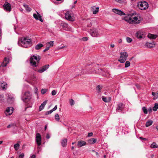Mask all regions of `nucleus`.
<instances>
[{
	"instance_id": "nucleus-32",
	"label": "nucleus",
	"mask_w": 158,
	"mask_h": 158,
	"mask_svg": "<svg viewBox=\"0 0 158 158\" xmlns=\"http://www.w3.org/2000/svg\"><path fill=\"white\" fill-rule=\"evenodd\" d=\"M7 85V84L4 81L2 82L1 84V86L3 90L6 89L5 86Z\"/></svg>"
},
{
	"instance_id": "nucleus-38",
	"label": "nucleus",
	"mask_w": 158,
	"mask_h": 158,
	"mask_svg": "<svg viewBox=\"0 0 158 158\" xmlns=\"http://www.w3.org/2000/svg\"><path fill=\"white\" fill-rule=\"evenodd\" d=\"M130 65V63L129 61H127L125 64V67L127 68L129 67Z\"/></svg>"
},
{
	"instance_id": "nucleus-51",
	"label": "nucleus",
	"mask_w": 158,
	"mask_h": 158,
	"mask_svg": "<svg viewBox=\"0 0 158 158\" xmlns=\"http://www.w3.org/2000/svg\"><path fill=\"white\" fill-rule=\"evenodd\" d=\"M56 94V92L55 90H53L52 92V94L53 96H54Z\"/></svg>"
},
{
	"instance_id": "nucleus-18",
	"label": "nucleus",
	"mask_w": 158,
	"mask_h": 158,
	"mask_svg": "<svg viewBox=\"0 0 158 158\" xmlns=\"http://www.w3.org/2000/svg\"><path fill=\"white\" fill-rule=\"evenodd\" d=\"M86 142H85V141L81 140L78 141L77 142V145L78 146V147L80 148L86 145Z\"/></svg>"
},
{
	"instance_id": "nucleus-34",
	"label": "nucleus",
	"mask_w": 158,
	"mask_h": 158,
	"mask_svg": "<svg viewBox=\"0 0 158 158\" xmlns=\"http://www.w3.org/2000/svg\"><path fill=\"white\" fill-rule=\"evenodd\" d=\"M158 108V104L156 103L155 104V106L153 107V110L154 111H156Z\"/></svg>"
},
{
	"instance_id": "nucleus-40",
	"label": "nucleus",
	"mask_w": 158,
	"mask_h": 158,
	"mask_svg": "<svg viewBox=\"0 0 158 158\" xmlns=\"http://www.w3.org/2000/svg\"><path fill=\"white\" fill-rule=\"evenodd\" d=\"M142 110H143V112L145 114H147L148 113V111L147 109L145 107H143L142 108Z\"/></svg>"
},
{
	"instance_id": "nucleus-16",
	"label": "nucleus",
	"mask_w": 158,
	"mask_h": 158,
	"mask_svg": "<svg viewBox=\"0 0 158 158\" xmlns=\"http://www.w3.org/2000/svg\"><path fill=\"white\" fill-rule=\"evenodd\" d=\"M15 96L12 94H9L7 95V98L8 101L13 102L15 100Z\"/></svg>"
},
{
	"instance_id": "nucleus-25",
	"label": "nucleus",
	"mask_w": 158,
	"mask_h": 158,
	"mask_svg": "<svg viewBox=\"0 0 158 158\" xmlns=\"http://www.w3.org/2000/svg\"><path fill=\"white\" fill-rule=\"evenodd\" d=\"M96 139L94 138H91L88 140V142L90 144H93L95 143L96 142Z\"/></svg>"
},
{
	"instance_id": "nucleus-1",
	"label": "nucleus",
	"mask_w": 158,
	"mask_h": 158,
	"mask_svg": "<svg viewBox=\"0 0 158 158\" xmlns=\"http://www.w3.org/2000/svg\"><path fill=\"white\" fill-rule=\"evenodd\" d=\"M31 40L28 37H20L19 38L18 44L19 46L27 48L31 46Z\"/></svg>"
},
{
	"instance_id": "nucleus-62",
	"label": "nucleus",
	"mask_w": 158,
	"mask_h": 158,
	"mask_svg": "<svg viewBox=\"0 0 158 158\" xmlns=\"http://www.w3.org/2000/svg\"><path fill=\"white\" fill-rule=\"evenodd\" d=\"M35 90V93L37 94V93L38 89H37V88H36Z\"/></svg>"
},
{
	"instance_id": "nucleus-41",
	"label": "nucleus",
	"mask_w": 158,
	"mask_h": 158,
	"mask_svg": "<svg viewBox=\"0 0 158 158\" xmlns=\"http://www.w3.org/2000/svg\"><path fill=\"white\" fill-rule=\"evenodd\" d=\"M126 40L128 43H130L132 41V39L130 38L127 37L126 38Z\"/></svg>"
},
{
	"instance_id": "nucleus-44",
	"label": "nucleus",
	"mask_w": 158,
	"mask_h": 158,
	"mask_svg": "<svg viewBox=\"0 0 158 158\" xmlns=\"http://www.w3.org/2000/svg\"><path fill=\"white\" fill-rule=\"evenodd\" d=\"M47 91V90L46 89H42L41 90V92L42 94H45Z\"/></svg>"
},
{
	"instance_id": "nucleus-21",
	"label": "nucleus",
	"mask_w": 158,
	"mask_h": 158,
	"mask_svg": "<svg viewBox=\"0 0 158 158\" xmlns=\"http://www.w3.org/2000/svg\"><path fill=\"white\" fill-rule=\"evenodd\" d=\"M143 35V32L140 31H137L135 34L136 36L139 39L142 38Z\"/></svg>"
},
{
	"instance_id": "nucleus-29",
	"label": "nucleus",
	"mask_w": 158,
	"mask_h": 158,
	"mask_svg": "<svg viewBox=\"0 0 158 158\" xmlns=\"http://www.w3.org/2000/svg\"><path fill=\"white\" fill-rule=\"evenodd\" d=\"M43 45L42 44L39 43L35 46V48L36 50H39L43 47Z\"/></svg>"
},
{
	"instance_id": "nucleus-30",
	"label": "nucleus",
	"mask_w": 158,
	"mask_h": 158,
	"mask_svg": "<svg viewBox=\"0 0 158 158\" xmlns=\"http://www.w3.org/2000/svg\"><path fill=\"white\" fill-rule=\"evenodd\" d=\"M67 141V139H64L62 140L61 143L63 147H64L66 146Z\"/></svg>"
},
{
	"instance_id": "nucleus-52",
	"label": "nucleus",
	"mask_w": 158,
	"mask_h": 158,
	"mask_svg": "<svg viewBox=\"0 0 158 158\" xmlns=\"http://www.w3.org/2000/svg\"><path fill=\"white\" fill-rule=\"evenodd\" d=\"M13 126H14L13 124H10L7 126V127L8 128H10L11 127H12Z\"/></svg>"
},
{
	"instance_id": "nucleus-23",
	"label": "nucleus",
	"mask_w": 158,
	"mask_h": 158,
	"mask_svg": "<svg viewBox=\"0 0 158 158\" xmlns=\"http://www.w3.org/2000/svg\"><path fill=\"white\" fill-rule=\"evenodd\" d=\"M102 100L106 102H109L111 100V98L110 97H108L107 98L106 97L102 96Z\"/></svg>"
},
{
	"instance_id": "nucleus-39",
	"label": "nucleus",
	"mask_w": 158,
	"mask_h": 158,
	"mask_svg": "<svg viewBox=\"0 0 158 158\" xmlns=\"http://www.w3.org/2000/svg\"><path fill=\"white\" fill-rule=\"evenodd\" d=\"M55 118L56 120L57 121H59L60 120L59 116L58 114H56L55 115Z\"/></svg>"
},
{
	"instance_id": "nucleus-59",
	"label": "nucleus",
	"mask_w": 158,
	"mask_h": 158,
	"mask_svg": "<svg viewBox=\"0 0 158 158\" xmlns=\"http://www.w3.org/2000/svg\"><path fill=\"white\" fill-rule=\"evenodd\" d=\"M152 94L153 96H154V97L156 95V94L154 92H152Z\"/></svg>"
},
{
	"instance_id": "nucleus-36",
	"label": "nucleus",
	"mask_w": 158,
	"mask_h": 158,
	"mask_svg": "<svg viewBox=\"0 0 158 158\" xmlns=\"http://www.w3.org/2000/svg\"><path fill=\"white\" fill-rule=\"evenodd\" d=\"M19 147V143H17L14 145V148L15 149V150H17Z\"/></svg>"
},
{
	"instance_id": "nucleus-10",
	"label": "nucleus",
	"mask_w": 158,
	"mask_h": 158,
	"mask_svg": "<svg viewBox=\"0 0 158 158\" xmlns=\"http://www.w3.org/2000/svg\"><path fill=\"white\" fill-rule=\"evenodd\" d=\"M90 33L92 37H97L98 35V30L95 28H93L91 29L90 31Z\"/></svg>"
},
{
	"instance_id": "nucleus-48",
	"label": "nucleus",
	"mask_w": 158,
	"mask_h": 158,
	"mask_svg": "<svg viewBox=\"0 0 158 158\" xmlns=\"http://www.w3.org/2000/svg\"><path fill=\"white\" fill-rule=\"evenodd\" d=\"M115 1L120 3H123L124 2L123 1L121 0H115Z\"/></svg>"
},
{
	"instance_id": "nucleus-20",
	"label": "nucleus",
	"mask_w": 158,
	"mask_h": 158,
	"mask_svg": "<svg viewBox=\"0 0 158 158\" xmlns=\"http://www.w3.org/2000/svg\"><path fill=\"white\" fill-rule=\"evenodd\" d=\"M48 100H45L41 104V105L39 106V111H40L44 109L45 106L47 104Z\"/></svg>"
},
{
	"instance_id": "nucleus-43",
	"label": "nucleus",
	"mask_w": 158,
	"mask_h": 158,
	"mask_svg": "<svg viewBox=\"0 0 158 158\" xmlns=\"http://www.w3.org/2000/svg\"><path fill=\"white\" fill-rule=\"evenodd\" d=\"M70 104L71 106H73L74 104V100L73 99H71L70 100Z\"/></svg>"
},
{
	"instance_id": "nucleus-50",
	"label": "nucleus",
	"mask_w": 158,
	"mask_h": 158,
	"mask_svg": "<svg viewBox=\"0 0 158 158\" xmlns=\"http://www.w3.org/2000/svg\"><path fill=\"white\" fill-rule=\"evenodd\" d=\"M88 39V38L87 37H83L82 38V40L84 41H87Z\"/></svg>"
},
{
	"instance_id": "nucleus-35",
	"label": "nucleus",
	"mask_w": 158,
	"mask_h": 158,
	"mask_svg": "<svg viewBox=\"0 0 158 158\" xmlns=\"http://www.w3.org/2000/svg\"><path fill=\"white\" fill-rule=\"evenodd\" d=\"M54 43L53 41H51L48 43H47V46H50V47L53 46Z\"/></svg>"
},
{
	"instance_id": "nucleus-37",
	"label": "nucleus",
	"mask_w": 158,
	"mask_h": 158,
	"mask_svg": "<svg viewBox=\"0 0 158 158\" xmlns=\"http://www.w3.org/2000/svg\"><path fill=\"white\" fill-rule=\"evenodd\" d=\"M4 96L3 95H0V103H2L4 102Z\"/></svg>"
},
{
	"instance_id": "nucleus-22",
	"label": "nucleus",
	"mask_w": 158,
	"mask_h": 158,
	"mask_svg": "<svg viewBox=\"0 0 158 158\" xmlns=\"http://www.w3.org/2000/svg\"><path fill=\"white\" fill-rule=\"evenodd\" d=\"M124 104L122 103H120L118 104V107L116 110H119L122 111L124 108Z\"/></svg>"
},
{
	"instance_id": "nucleus-19",
	"label": "nucleus",
	"mask_w": 158,
	"mask_h": 158,
	"mask_svg": "<svg viewBox=\"0 0 158 158\" xmlns=\"http://www.w3.org/2000/svg\"><path fill=\"white\" fill-rule=\"evenodd\" d=\"M61 25L64 30L66 31L69 30V27L68 24L63 22L61 23Z\"/></svg>"
},
{
	"instance_id": "nucleus-54",
	"label": "nucleus",
	"mask_w": 158,
	"mask_h": 158,
	"mask_svg": "<svg viewBox=\"0 0 158 158\" xmlns=\"http://www.w3.org/2000/svg\"><path fill=\"white\" fill-rule=\"evenodd\" d=\"M139 139L142 140H144V141H146L147 140V139L145 138H144L142 137H140Z\"/></svg>"
},
{
	"instance_id": "nucleus-56",
	"label": "nucleus",
	"mask_w": 158,
	"mask_h": 158,
	"mask_svg": "<svg viewBox=\"0 0 158 158\" xmlns=\"http://www.w3.org/2000/svg\"><path fill=\"white\" fill-rule=\"evenodd\" d=\"M50 138V135H49V134H47V135H46V138L47 139H49Z\"/></svg>"
},
{
	"instance_id": "nucleus-49",
	"label": "nucleus",
	"mask_w": 158,
	"mask_h": 158,
	"mask_svg": "<svg viewBox=\"0 0 158 158\" xmlns=\"http://www.w3.org/2000/svg\"><path fill=\"white\" fill-rule=\"evenodd\" d=\"M24 156V154L23 153L20 154L19 155V158H23Z\"/></svg>"
},
{
	"instance_id": "nucleus-8",
	"label": "nucleus",
	"mask_w": 158,
	"mask_h": 158,
	"mask_svg": "<svg viewBox=\"0 0 158 158\" xmlns=\"http://www.w3.org/2000/svg\"><path fill=\"white\" fill-rule=\"evenodd\" d=\"M65 19L70 21H73L74 20L72 12L71 10H67L65 13Z\"/></svg>"
},
{
	"instance_id": "nucleus-4",
	"label": "nucleus",
	"mask_w": 158,
	"mask_h": 158,
	"mask_svg": "<svg viewBox=\"0 0 158 158\" xmlns=\"http://www.w3.org/2000/svg\"><path fill=\"white\" fill-rule=\"evenodd\" d=\"M31 98V94L28 91L23 93L21 95L22 100L25 103H27L30 101Z\"/></svg>"
},
{
	"instance_id": "nucleus-64",
	"label": "nucleus",
	"mask_w": 158,
	"mask_h": 158,
	"mask_svg": "<svg viewBox=\"0 0 158 158\" xmlns=\"http://www.w3.org/2000/svg\"><path fill=\"white\" fill-rule=\"evenodd\" d=\"M156 129H157L158 131V126H157L156 127Z\"/></svg>"
},
{
	"instance_id": "nucleus-12",
	"label": "nucleus",
	"mask_w": 158,
	"mask_h": 158,
	"mask_svg": "<svg viewBox=\"0 0 158 158\" xmlns=\"http://www.w3.org/2000/svg\"><path fill=\"white\" fill-rule=\"evenodd\" d=\"M49 67V64H46L40 68L37 71L39 73H42L47 70Z\"/></svg>"
},
{
	"instance_id": "nucleus-2",
	"label": "nucleus",
	"mask_w": 158,
	"mask_h": 158,
	"mask_svg": "<svg viewBox=\"0 0 158 158\" xmlns=\"http://www.w3.org/2000/svg\"><path fill=\"white\" fill-rule=\"evenodd\" d=\"M40 59V57L39 55H33L31 56L30 60L31 65L33 67H36Z\"/></svg>"
},
{
	"instance_id": "nucleus-5",
	"label": "nucleus",
	"mask_w": 158,
	"mask_h": 158,
	"mask_svg": "<svg viewBox=\"0 0 158 158\" xmlns=\"http://www.w3.org/2000/svg\"><path fill=\"white\" fill-rule=\"evenodd\" d=\"M35 141L38 146L37 149L38 152H39L41 150V147L40 146V145L41 144L42 138L40 133H37L36 134L35 137Z\"/></svg>"
},
{
	"instance_id": "nucleus-6",
	"label": "nucleus",
	"mask_w": 158,
	"mask_h": 158,
	"mask_svg": "<svg viewBox=\"0 0 158 158\" xmlns=\"http://www.w3.org/2000/svg\"><path fill=\"white\" fill-rule=\"evenodd\" d=\"M137 6L140 9L143 10L148 8V4L146 1H142L138 3Z\"/></svg>"
},
{
	"instance_id": "nucleus-28",
	"label": "nucleus",
	"mask_w": 158,
	"mask_h": 158,
	"mask_svg": "<svg viewBox=\"0 0 158 158\" xmlns=\"http://www.w3.org/2000/svg\"><path fill=\"white\" fill-rule=\"evenodd\" d=\"M148 37L150 39H153L156 38L157 35L151 34H149L148 35Z\"/></svg>"
},
{
	"instance_id": "nucleus-60",
	"label": "nucleus",
	"mask_w": 158,
	"mask_h": 158,
	"mask_svg": "<svg viewBox=\"0 0 158 158\" xmlns=\"http://www.w3.org/2000/svg\"><path fill=\"white\" fill-rule=\"evenodd\" d=\"M110 46L111 48H114V44H111Z\"/></svg>"
},
{
	"instance_id": "nucleus-24",
	"label": "nucleus",
	"mask_w": 158,
	"mask_h": 158,
	"mask_svg": "<svg viewBox=\"0 0 158 158\" xmlns=\"http://www.w3.org/2000/svg\"><path fill=\"white\" fill-rule=\"evenodd\" d=\"M57 108V105H56L55 107L52 110L47 111L45 114L46 115H48L52 113L53 111L56 110Z\"/></svg>"
},
{
	"instance_id": "nucleus-11",
	"label": "nucleus",
	"mask_w": 158,
	"mask_h": 158,
	"mask_svg": "<svg viewBox=\"0 0 158 158\" xmlns=\"http://www.w3.org/2000/svg\"><path fill=\"white\" fill-rule=\"evenodd\" d=\"M14 108L12 107H8L6 108L5 114L6 116L10 115L13 112Z\"/></svg>"
},
{
	"instance_id": "nucleus-3",
	"label": "nucleus",
	"mask_w": 158,
	"mask_h": 158,
	"mask_svg": "<svg viewBox=\"0 0 158 158\" xmlns=\"http://www.w3.org/2000/svg\"><path fill=\"white\" fill-rule=\"evenodd\" d=\"M124 19L129 23L131 24H137L139 23L140 22V20H138V18L137 17H133L132 16L125 17Z\"/></svg>"
},
{
	"instance_id": "nucleus-9",
	"label": "nucleus",
	"mask_w": 158,
	"mask_h": 158,
	"mask_svg": "<svg viewBox=\"0 0 158 158\" xmlns=\"http://www.w3.org/2000/svg\"><path fill=\"white\" fill-rule=\"evenodd\" d=\"M120 54L121 56L120 57V59L118 60V61H119L121 63H123L127 59L128 56L127 53L126 52H121Z\"/></svg>"
},
{
	"instance_id": "nucleus-46",
	"label": "nucleus",
	"mask_w": 158,
	"mask_h": 158,
	"mask_svg": "<svg viewBox=\"0 0 158 158\" xmlns=\"http://www.w3.org/2000/svg\"><path fill=\"white\" fill-rule=\"evenodd\" d=\"M98 9H99L98 7H97L96 9L93 11V13L94 14H96L98 12Z\"/></svg>"
},
{
	"instance_id": "nucleus-14",
	"label": "nucleus",
	"mask_w": 158,
	"mask_h": 158,
	"mask_svg": "<svg viewBox=\"0 0 158 158\" xmlns=\"http://www.w3.org/2000/svg\"><path fill=\"white\" fill-rule=\"evenodd\" d=\"M3 8L6 11L10 12L11 9L10 5L8 3L6 2L3 5Z\"/></svg>"
},
{
	"instance_id": "nucleus-57",
	"label": "nucleus",
	"mask_w": 158,
	"mask_h": 158,
	"mask_svg": "<svg viewBox=\"0 0 158 158\" xmlns=\"http://www.w3.org/2000/svg\"><path fill=\"white\" fill-rule=\"evenodd\" d=\"M30 158H35V156L33 154L31 156Z\"/></svg>"
},
{
	"instance_id": "nucleus-45",
	"label": "nucleus",
	"mask_w": 158,
	"mask_h": 158,
	"mask_svg": "<svg viewBox=\"0 0 158 158\" xmlns=\"http://www.w3.org/2000/svg\"><path fill=\"white\" fill-rule=\"evenodd\" d=\"M4 61L6 62L8 64L10 60L9 58H5Z\"/></svg>"
},
{
	"instance_id": "nucleus-58",
	"label": "nucleus",
	"mask_w": 158,
	"mask_h": 158,
	"mask_svg": "<svg viewBox=\"0 0 158 158\" xmlns=\"http://www.w3.org/2000/svg\"><path fill=\"white\" fill-rule=\"evenodd\" d=\"M50 48V46H47L46 48H45L46 50H48L49 49V48Z\"/></svg>"
},
{
	"instance_id": "nucleus-33",
	"label": "nucleus",
	"mask_w": 158,
	"mask_h": 158,
	"mask_svg": "<svg viewBox=\"0 0 158 158\" xmlns=\"http://www.w3.org/2000/svg\"><path fill=\"white\" fill-rule=\"evenodd\" d=\"M151 147L153 148H158V146L155 142H153L151 145Z\"/></svg>"
},
{
	"instance_id": "nucleus-26",
	"label": "nucleus",
	"mask_w": 158,
	"mask_h": 158,
	"mask_svg": "<svg viewBox=\"0 0 158 158\" xmlns=\"http://www.w3.org/2000/svg\"><path fill=\"white\" fill-rule=\"evenodd\" d=\"M23 6L25 8V9L27 11L29 12L31 10V9L30 7H29V6L27 5L24 4H23Z\"/></svg>"
},
{
	"instance_id": "nucleus-55",
	"label": "nucleus",
	"mask_w": 158,
	"mask_h": 158,
	"mask_svg": "<svg viewBox=\"0 0 158 158\" xmlns=\"http://www.w3.org/2000/svg\"><path fill=\"white\" fill-rule=\"evenodd\" d=\"M93 134V133H92V132L88 133V136L89 137L91 136H92Z\"/></svg>"
},
{
	"instance_id": "nucleus-61",
	"label": "nucleus",
	"mask_w": 158,
	"mask_h": 158,
	"mask_svg": "<svg viewBox=\"0 0 158 158\" xmlns=\"http://www.w3.org/2000/svg\"><path fill=\"white\" fill-rule=\"evenodd\" d=\"M148 110L150 112H152V110L151 108H150L149 110Z\"/></svg>"
},
{
	"instance_id": "nucleus-27",
	"label": "nucleus",
	"mask_w": 158,
	"mask_h": 158,
	"mask_svg": "<svg viewBox=\"0 0 158 158\" xmlns=\"http://www.w3.org/2000/svg\"><path fill=\"white\" fill-rule=\"evenodd\" d=\"M155 44H154V42H152V43H146V45L147 46L150 48H153L154 47V46L153 45H155Z\"/></svg>"
},
{
	"instance_id": "nucleus-17",
	"label": "nucleus",
	"mask_w": 158,
	"mask_h": 158,
	"mask_svg": "<svg viewBox=\"0 0 158 158\" xmlns=\"http://www.w3.org/2000/svg\"><path fill=\"white\" fill-rule=\"evenodd\" d=\"M34 17L36 20H39L41 22H43V20L41 18V16L40 15L38 12H37V14H33Z\"/></svg>"
},
{
	"instance_id": "nucleus-53",
	"label": "nucleus",
	"mask_w": 158,
	"mask_h": 158,
	"mask_svg": "<svg viewBox=\"0 0 158 158\" xmlns=\"http://www.w3.org/2000/svg\"><path fill=\"white\" fill-rule=\"evenodd\" d=\"M158 98V93H157L156 94V95L153 98V99L154 100H155V99H157Z\"/></svg>"
},
{
	"instance_id": "nucleus-15",
	"label": "nucleus",
	"mask_w": 158,
	"mask_h": 158,
	"mask_svg": "<svg viewBox=\"0 0 158 158\" xmlns=\"http://www.w3.org/2000/svg\"><path fill=\"white\" fill-rule=\"evenodd\" d=\"M113 12L120 15H124L125 14L122 11L116 9H112Z\"/></svg>"
},
{
	"instance_id": "nucleus-7",
	"label": "nucleus",
	"mask_w": 158,
	"mask_h": 158,
	"mask_svg": "<svg viewBox=\"0 0 158 158\" xmlns=\"http://www.w3.org/2000/svg\"><path fill=\"white\" fill-rule=\"evenodd\" d=\"M89 68H91V70H89L88 72L89 73L92 72L93 73H98L99 71L98 64L94 63L91 65Z\"/></svg>"
},
{
	"instance_id": "nucleus-63",
	"label": "nucleus",
	"mask_w": 158,
	"mask_h": 158,
	"mask_svg": "<svg viewBox=\"0 0 158 158\" xmlns=\"http://www.w3.org/2000/svg\"><path fill=\"white\" fill-rule=\"evenodd\" d=\"M97 90H99V85L97 86Z\"/></svg>"
},
{
	"instance_id": "nucleus-42",
	"label": "nucleus",
	"mask_w": 158,
	"mask_h": 158,
	"mask_svg": "<svg viewBox=\"0 0 158 158\" xmlns=\"http://www.w3.org/2000/svg\"><path fill=\"white\" fill-rule=\"evenodd\" d=\"M7 64L6 62L3 61L1 64V66L3 67H5L7 66Z\"/></svg>"
},
{
	"instance_id": "nucleus-13",
	"label": "nucleus",
	"mask_w": 158,
	"mask_h": 158,
	"mask_svg": "<svg viewBox=\"0 0 158 158\" xmlns=\"http://www.w3.org/2000/svg\"><path fill=\"white\" fill-rule=\"evenodd\" d=\"M83 71H84V70H83ZM75 72V74L74 75L75 77H76L77 76L81 75L83 74L84 73V71H83L81 72V70L80 69H78V68H75V69L74 71Z\"/></svg>"
},
{
	"instance_id": "nucleus-47",
	"label": "nucleus",
	"mask_w": 158,
	"mask_h": 158,
	"mask_svg": "<svg viewBox=\"0 0 158 158\" xmlns=\"http://www.w3.org/2000/svg\"><path fill=\"white\" fill-rule=\"evenodd\" d=\"M32 103L31 102H30L27 104V107H32Z\"/></svg>"
},
{
	"instance_id": "nucleus-31",
	"label": "nucleus",
	"mask_w": 158,
	"mask_h": 158,
	"mask_svg": "<svg viewBox=\"0 0 158 158\" xmlns=\"http://www.w3.org/2000/svg\"><path fill=\"white\" fill-rule=\"evenodd\" d=\"M153 123V122L152 121H149V120L148 121H147V122H146V124H145V126H146V127H148L150 126V125H152Z\"/></svg>"
}]
</instances>
